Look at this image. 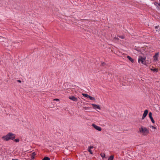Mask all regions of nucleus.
<instances>
[{
  "label": "nucleus",
  "mask_w": 160,
  "mask_h": 160,
  "mask_svg": "<svg viewBox=\"0 0 160 160\" xmlns=\"http://www.w3.org/2000/svg\"><path fill=\"white\" fill-rule=\"evenodd\" d=\"M83 108L84 110H86L89 109V108L88 107H83Z\"/></svg>",
  "instance_id": "obj_23"
},
{
  "label": "nucleus",
  "mask_w": 160,
  "mask_h": 160,
  "mask_svg": "<svg viewBox=\"0 0 160 160\" xmlns=\"http://www.w3.org/2000/svg\"><path fill=\"white\" fill-rule=\"evenodd\" d=\"M113 158H114V156H113L111 155L109 158L108 159V160H113Z\"/></svg>",
  "instance_id": "obj_15"
},
{
  "label": "nucleus",
  "mask_w": 160,
  "mask_h": 160,
  "mask_svg": "<svg viewBox=\"0 0 160 160\" xmlns=\"http://www.w3.org/2000/svg\"><path fill=\"white\" fill-rule=\"evenodd\" d=\"M148 113V110H146L144 111V113L142 115V119H144L146 117Z\"/></svg>",
  "instance_id": "obj_6"
},
{
  "label": "nucleus",
  "mask_w": 160,
  "mask_h": 160,
  "mask_svg": "<svg viewBox=\"0 0 160 160\" xmlns=\"http://www.w3.org/2000/svg\"><path fill=\"white\" fill-rule=\"evenodd\" d=\"M139 131L141 133H142L144 136L147 135L149 133V129L142 126L139 128Z\"/></svg>",
  "instance_id": "obj_2"
},
{
  "label": "nucleus",
  "mask_w": 160,
  "mask_h": 160,
  "mask_svg": "<svg viewBox=\"0 0 160 160\" xmlns=\"http://www.w3.org/2000/svg\"><path fill=\"white\" fill-rule=\"evenodd\" d=\"M42 160H50V158L48 157H45Z\"/></svg>",
  "instance_id": "obj_16"
},
{
  "label": "nucleus",
  "mask_w": 160,
  "mask_h": 160,
  "mask_svg": "<svg viewBox=\"0 0 160 160\" xmlns=\"http://www.w3.org/2000/svg\"><path fill=\"white\" fill-rule=\"evenodd\" d=\"M92 106L93 108L95 109H98L99 110L101 109V108L99 105L94 104H92Z\"/></svg>",
  "instance_id": "obj_8"
},
{
  "label": "nucleus",
  "mask_w": 160,
  "mask_h": 160,
  "mask_svg": "<svg viewBox=\"0 0 160 160\" xmlns=\"http://www.w3.org/2000/svg\"><path fill=\"white\" fill-rule=\"evenodd\" d=\"M53 100L54 101H58L59 100V99H54Z\"/></svg>",
  "instance_id": "obj_25"
},
{
  "label": "nucleus",
  "mask_w": 160,
  "mask_h": 160,
  "mask_svg": "<svg viewBox=\"0 0 160 160\" xmlns=\"http://www.w3.org/2000/svg\"><path fill=\"white\" fill-rule=\"evenodd\" d=\"M150 128H151L152 129H156V128L154 126H150Z\"/></svg>",
  "instance_id": "obj_21"
},
{
  "label": "nucleus",
  "mask_w": 160,
  "mask_h": 160,
  "mask_svg": "<svg viewBox=\"0 0 160 160\" xmlns=\"http://www.w3.org/2000/svg\"><path fill=\"white\" fill-rule=\"evenodd\" d=\"M151 70L153 72H158V68H154V69L151 68Z\"/></svg>",
  "instance_id": "obj_14"
},
{
  "label": "nucleus",
  "mask_w": 160,
  "mask_h": 160,
  "mask_svg": "<svg viewBox=\"0 0 160 160\" xmlns=\"http://www.w3.org/2000/svg\"><path fill=\"white\" fill-rule=\"evenodd\" d=\"M151 1H153V0H151Z\"/></svg>",
  "instance_id": "obj_29"
},
{
  "label": "nucleus",
  "mask_w": 160,
  "mask_h": 160,
  "mask_svg": "<svg viewBox=\"0 0 160 160\" xmlns=\"http://www.w3.org/2000/svg\"><path fill=\"white\" fill-rule=\"evenodd\" d=\"M69 98L72 100L73 101L77 102L78 101V99L77 98L75 97L74 96H69Z\"/></svg>",
  "instance_id": "obj_7"
},
{
  "label": "nucleus",
  "mask_w": 160,
  "mask_h": 160,
  "mask_svg": "<svg viewBox=\"0 0 160 160\" xmlns=\"http://www.w3.org/2000/svg\"><path fill=\"white\" fill-rule=\"evenodd\" d=\"M82 95L84 97H86V98H88L89 97V95H88L87 94L83 93L82 94Z\"/></svg>",
  "instance_id": "obj_13"
},
{
  "label": "nucleus",
  "mask_w": 160,
  "mask_h": 160,
  "mask_svg": "<svg viewBox=\"0 0 160 160\" xmlns=\"http://www.w3.org/2000/svg\"><path fill=\"white\" fill-rule=\"evenodd\" d=\"M146 57L142 56L138 57V62L139 63L141 62L142 64H144V62L146 60Z\"/></svg>",
  "instance_id": "obj_3"
},
{
  "label": "nucleus",
  "mask_w": 160,
  "mask_h": 160,
  "mask_svg": "<svg viewBox=\"0 0 160 160\" xmlns=\"http://www.w3.org/2000/svg\"><path fill=\"white\" fill-rule=\"evenodd\" d=\"M100 156L102 158V159L103 160H105V159L106 158L105 157V155L104 153H101L100 154Z\"/></svg>",
  "instance_id": "obj_10"
},
{
  "label": "nucleus",
  "mask_w": 160,
  "mask_h": 160,
  "mask_svg": "<svg viewBox=\"0 0 160 160\" xmlns=\"http://www.w3.org/2000/svg\"><path fill=\"white\" fill-rule=\"evenodd\" d=\"M17 82H20V83L21 82V81L20 80H18L17 81Z\"/></svg>",
  "instance_id": "obj_26"
},
{
  "label": "nucleus",
  "mask_w": 160,
  "mask_h": 160,
  "mask_svg": "<svg viewBox=\"0 0 160 160\" xmlns=\"http://www.w3.org/2000/svg\"><path fill=\"white\" fill-rule=\"evenodd\" d=\"M88 98H89L91 100H95V98H94L90 96H89Z\"/></svg>",
  "instance_id": "obj_17"
},
{
  "label": "nucleus",
  "mask_w": 160,
  "mask_h": 160,
  "mask_svg": "<svg viewBox=\"0 0 160 160\" xmlns=\"http://www.w3.org/2000/svg\"><path fill=\"white\" fill-rule=\"evenodd\" d=\"M93 146H91L89 147L88 148V151L90 152V153L91 154H92L93 152L92 150H91V149L93 148Z\"/></svg>",
  "instance_id": "obj_9"
},
{
  "label": "nucleus",
  "mask_w": 160,
  "mask_h": 160,
  "mask_svg": "<svg viewBox=\"0 0 160 160\" xmlns=\"http://www.w3.org/2000/svg\"><path fill=\"white\" fill-rule=\"evenodd\" d=\"M159 1H160V0H159Z\"/></svg>",
  "instance_id": "obj_30"
},
{
  "label": "nucleus",
  "mask_w": 160,
  "mask_h": 160,
  "mask_svg": "<svg viewBox=\"0 0 160 160\" xmlns=\"http://www.w3.org/2000/svg\"><path fill=\"white\" fill-rule=\"evenodd\" d=\"M149 117L150 118H152V113L151 112H150L148 114Z\"/></svg>",
  "instance_id": "obj_18"
},
{
  "label": "nucleus",
  "mask_w": 160,
  "mask_h": 160,
  "mask_svg": "<svg viewBox=\"0 0 160 160\" xmlns=\"http://www.w3.org/2000/svg\"><path fill=\"white\" fill-rule=\"evenodd\" d=\"M158 26H156V27H155V28H156V29L158 28Z\"/></svg>",
  "instance_id": "obj_28"
},
{
  "label": "nucleus",
  "mask_w": 160,
  "mask_h": 160,
  "mask_svg": "<svg viewBox=\"0 0 160 160\" xmlns=\"http://www.w3.org/2000/svg\"><path fill=\"white\" fill-rule=\"evenodd\" d=\"M127 58L128 59V60L132 62H133L134 60L130 56H128L127 57Z\"/></svg>",
  "instance_id": "obj_11"
},
{
  "label": "nucleus",
  "mask_w": 160,
  "mask_h": 160,
  "mask_svg": "<svg viewBox=\"0 0 160 160\" xmlns=\"http://www.w3.org/2000/svg\"><path fill=\"white\" fill-rule=\"evenodd\" d=\"M150 119L151 120V122H152L153 123H155V121H154V120L153 119V118H150Z\"/></svg>",
  "instance_id": "obj_20"
},
{
  "label": "nucleus",
  "mask_w": 160,
  "mask_h": 160,
  "mask_svg": "<svg viewBox=\"0 0 160 160\" xmlns=\"http://www.w3.org/2000/svg\"><path fill=\"white\" fill-rule=\"evenodd\" d=\"M119 38H122V39H123L124 38V37L123 36H119Z\"/></svg>",
  "instance_id": "obj_24"
},
{
  "label": "nucleus",
  "mask_w": 160,
  "mask_h": 160,
  "mask_svg": "<svg viewBox=\"0 0 160 160\" xmlns=\"http://www.w3.org/2000/svg\"><path fill=\"white\" fill-rule=\"evenodd\" d=\"M14 141L16 142H18L19 141V139L18 138L14 140Z\"/></svg>",
  "instance_id": "obj_22"
},
{
  "label": "nucleus",
  "mask_w": 160,
  "mask_h": 160,
  "mask_svg": "<svg viewBox=\"0 0 160 160\" xmlns=\"http://www.w3.org/2000/svg\"><path fill=\"white\" fill-rule=\"evenodd\" d=\"M15 136V134L12 132H9L6 135L2 137V139L5 141H8L10 139L12 140L14 139Z\"/></svg>",
  "instance_id": "obj_1"
},
{
  "label": "nucleus",
  "mask_w": 160,
  "mask_h": 160,
  "mask_svg": "<svg viewBox=\"0 0 160 160\" xmlns=\"http://www.w3.org/2000/svg\"><path fill=\"white\" fill-rule=\"evenodd\" d=\"M159 53L157 52L155 53V55L153 57V60L154 62H157L158 61Z\"/></svg>",
  "instance_id": "obj_4"
},
{
  "label": "nucleus",
  "mask_w": 160,
  "mask_h": 160,
  "mask_svg": "<svg viewBox=\"0 0 160 160\" xmlns=\"http://www.w3.org/2000/svg\"><path fill=\"white\" fill-rule=\"evenodd\" d=\"M158 6H159L160 7V8H159V9H160V3H159L158 4Z\"/></svg>",
  "instance_id": "obj_27"
},
{
  "label": "nucleus",
  "mask_w": 160,
  "mask_h": 160,
  "mask_svg": "<svg viewBox=\"0 0 160 160\" xmlns=\"http://www.w3.org/2000/svg\"><path fill=\"white\" fill-rule=\"evenodd\" d=\"M35 152H33L31 156L32 159H33L34 158V156H35Z\"/></svg>",
  "instance_id": "obj_12"
},
{
  "label": "nucleus",
  "mask_w": 160,
  "mask_h": 160,
  "mask_svg": "<svg viewBox=\"0 0 160 160\" xmlns=\"http://www.w3.org/2000/svg\"><path fill=\"white\" fill-rule=\"evenodd\" d=\"M159 3H158V2H154V5L156 6L157 7V8H159V6H158V4Z\"/></svg>",
  "instance_id": "obj_19"
},
{
  "label": "nucleus",
  "mask_w": 160,
  "mask_h": 160,
  "mask_svg": "<svg viewBox=\"0 0 160 160\" xmlns=\"http://www.w3.org/2000/svg\"><path fill=\"white\" fill-rule=\"evenodd\" d=\"M92 126L95 129L98 131H101L102 130V128L100 127L97 126L94 124H92Z\"/></svg>",
  "instance_id": "obj_5"
}]
</instances>
